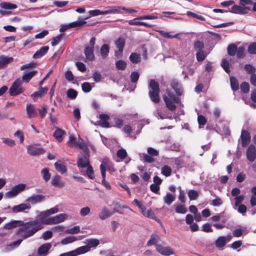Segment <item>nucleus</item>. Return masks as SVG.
<instances>
[{"instance_id": "nucleus-1", "label": "nucleus", "mask_w": 256, "mask_h": 256, "mask_svg": "<svg viewBox=\"0 0 256 256\" xmlns=\"http://www.w3.org/2000/svg\"><path fill=\"white\" fill-rule=\"evenodd\" d=\"M48 216L46 211L42 212L38 216V219L26 222L18 230L16 234L24 233V235L22 236L24 239L33 236L43 228V224H50L47 222L50 219V217Z\"/></svg>"}, {"instance_id": "nucleus-2", "label": "nucleus", "mask_w": 256, "mask_h": 256, "mask_svg": "<svg viewBox=\"0 0 256 256\" xmlns=\"http://www.w3.org/2000/svg\"><path fill=\"white\" fill-rule=\"evenodd\" d=\"M148 96L150 100L155 104L160 102V84L155 80L151 79L148 83Z\"/></svg>"}, {"instance_id": "nucleus-3", "label": "nucleus", "mask_w": 256, "mask_h": 256, "mask_svg": "<svg viewBox=\"0 0 256 256\" xmlns=\"http://www.w3.org/2000/svg\"><path fill=\"white\" fill-rule=\"evenodd\" d=\"M167 94L163 97L166 106L169 110L174 111L176 108L175 104H178L180 100L172 92H168Z\"/></svg>"}, {"instance_id": "nucleus-4", "label": "nucleus", "mask_w": 256, "mask_h": 256, "mask_svg": "<svg viewBox=\"0 0 256 256\" xmlns=\"http://www.w3.org/2000/svg\"><path fill=\"white\" fill-rule=\"evenodd\" d=\"M96 38L95 37H92L89 44L86 45L84 49V54L86 59L88 61H93L95 56L94 54V48L96 44Z\"/></svg>"}, {"instance_id": "nucleus-5", "label": "nucleus", "mask_w": 256, "mask_h": 256, "mask_svg": "<svg viewBox=\"0 0 256 256\" xmlns=\"http://www.w3.org/2000/svg\"><path fill=\"white\" fill-rule=\"evenodd\" d=\"M24 89L22 86V82L20 80H16L12 84L9 89V94L11 96H16L22 93Z\"/></svg>"}, {"instance_id": "nucleus-6", "label": "nucleus", "mask_w": 256, "mask_h": 256, "mask_svg": "<svg viewBox=\"0 0 256 256\" xmlns=\"http://www.w3.org/2000/svg\"><path fill=\"white\" fill-rule=\"evenodd\" d=\"M132 203L136 206L140 210L142 214L144 216L148 218L154 219L156 216L154 212L150 209H147L145 207L143 206L142 203L139 202L137 199H134L132 202Z\"/></svg>"}, {"instance_id": "nucleus-7", "label": "nucleus", "mask_w": 256, "mask_h": 256, "mask_svg": "<svg viewBox=\"0 0 256 256\" xmlns=\"http://www.w3.org/2000/svg\"><path fill=\"white\" fill-rule=\"evenodd\" d=\"M26 184H20L13 186L12 190L6 194V196L8 198H12L16 196L20 192L24 190Z\"/></svg>"}, {"instance_id": "nucleus-8", "label": "nucleus", "mask_w": 256, "mask_h": 256, "mask_svg": "<svg viewBox=\"0 0 256 256\" xmlns=\"http://www.w3.org/2000/svg\"><path fill=\"white\" fill-rule=\"evenodd\" d=\"M119 9H120L119 7H114V8H112L110 10H104V11H101L99 10H90L88 12V13L90 14V16L84 18V20H87L88 18H89L91 16H98L99 15H104V14H108L114 13L116 12H118Z\"/></svg>"}, {"instance_id": "nucleus-9", "label": "nucleus", "mask_w": 256, "mask_h": 256, "mask_svg": "<svg viewBox=\"0 0 256 256\" xmlns=\"http://www.w3.org/2000/svg\"><path fill=\"white\" fill-rule=\"evenodd\" d=\"M78 166L80 172H84L83 168L90 165L89 160V155H82L79 156L77 161Z\"/></svg>"}, {"instance_id": "nucleus-10", "label": "nucleus", "mask_w": 256, "mask_h": 256, "mask_svg": "<svg viewBox=\"0 0 256 256\" xmlns=\"http://www.w3.org/2000/svg\"><path fill=\"white\" fill-rule=\"evenodd\" d=\"M246 156L248 161L254 162L256 159V148L252 144H250L246 150Z\"/></svg>"}, {"instance_id": "nucleus-11", "label": "nucleus", "mask_w": 256, "mask_h": 256, "mask_svg": "<svg viewBox=\"0 0 256 256\" xmlns=\"http://www.w3.org/2000/svg\"><path fill=\"white\" fill-rule=\"evenodd\" d=\"M27 150L28 152L31 156H37L44 152V150L38 144L28 146Z\"/></svg>"}, {"instance_id": "nucleus-12", "label": "nucleus", "mask_w": 256, "mask_h": 256, "mask_svg": "<svg viewBox=\"0 0 256 256\" xmlns=\"http://www.w3.org/2000/svg\"><path fill=\"white\" fill-rule=\"evenodd\" d=\"M250 134L247 130H242L240 134L242 146L244 148L246 147L250 144Z\"/></svg>"}, {"instance_id": "nucleus-13", "label": "nucleus", "mask_w": 256, "mask_h": 256, "mask_svg": "<svg viewBox=\"0 0 256 256\" xmlns=\"http://www.w3.org/2000/svg\"><path fill=\"white\" fill-rule=\"evenodd\" d=\"M250 10V8L248 6L242 7V6L234 5L230 11L232 13L244 14L248 12V10Z\"/></svg>"}, {"instance_id": "nucleus-14", "label": "nucleus", "mask_w": 256, "mask_h": 256, "mask_svg": "<svg viewBox=\"0 0 256 256\" xmlns=\"http://www.w3.org/2000/svg\"><path fill=\"white\" fill-rule=\"evenodd\" d=\"M66 216V214H60L54 216L50 217V219L47 222L50 224H58L64 221Z\"/></svg>"}, {"instance_id": "nucleus-15", "label": "nucleus", "mask_w": 256, "mask_h": 256, "mask_svg": "<svg viewBox=\"0 0 256 256\" xmlns=\"http://www.w3.org/2000/svg\"><path fill=\"white\" fill-rule=\"evenodd\" d=\"M156 250L161 254L164 256H170L174 254L173 250L168 246L164 247L160 244H156Z\"/></svg>"}, {"instance_id": "nucleus-16", "label": "nucleus", "mask_w": 256, "mask_h": 256, "mask_svg": "<svg viewBox=\"0 0 256 256\" xmlns=\"http://www.w3.org/2000/svg\"><path fill=\"white\" fill-rule=\"evenodd\" d=\"M125 40L123 38H118L115 42V44L118 50L115 52V56H118V52H120V56L122 54L124 48L125 46Z\"/></svg>"}, {"instance_id": "nucleus-17", "label": "nucleus", "mask_w": 256, "mask_h": 256, "mask_svg": "<svg viewBox=\"0 0 256 256\" xmlns=\"http://www.w3.org/2000/svg\"><path fill=\"white\" fill-rule=\"evenodd\" d=\"M50 183L52 186L58 188H62L65 186L64 182L62 180V178L58 175L53 176Z\"/></svg>"}, {"instance_id": "nucleus-18", "label": "nucleus", "mask_w": 256, "mask_h": 256, "mask_svg": "<svg viewBox=\"0 0 256 256\" xmlns=\"http://www.w3.org/2000/svg\"><path fill=\"white\" fill-rule=\"evenodd\" d=\"M66 134V132L63 130L58 127L55 128L53 136L58 142H62Z\"/></svg>"}, {"instance_id": "nucleus-19", "label": "nucleus", "mask_w": 256, "mask_h": 256, "mask_svg": "<svg viewBox=\"0 0 256 256\" xmlns=\"http://www.w3.org/2000/svg\"><path fill=\"white\" fill-rule=\"evenodd\" d=\"M30 204L28 203L21 204L13 206L12 208V211L14 213H18L24 212L26 210H30Z\"/></svg>"}, {"instance_id": "nucleus-20", "label": "nucleus", "mask_w": 256, "mask_h": 256, "mask_svg": "<svg viewBox=\"0 0 256 256\" xmlns=\"http://www.w3.org/2000/svg\"><path fill=\"white\" fill-rule=\"evenodd\" d=\"M170 85L178 95L181 96L182 94V84L177 80H172Z\"/></svg>"}, {"instance_id": "nucleus-21", "label": "nucleus", "mask_w": 256, "mask_h": 256, "mask_svg": "<svg viewBox=\"0 0 256 256\" xmlns=\"http://www.w3.org/2000/svg\"><path fill=\"white\" fill-rule=\"evenodd\" d=\"M26 109L28 118H31L36 116V110L31 104L28 103L26 104Z\"/></svg>"}, {"instance_id": "nucleus-22", "label": "nucleus", "mask_w": 256, "mask_h": 256, "mask_svg": "<svg viewBox=\"0 0 256 256\" xmlns=\"http://www.w3.org/2000/svg\"><path fill=\"white\" fill-rule=\"evenodd\" d=\"M110 116L106 114H100V120L99 121V124L100 126L105 128L110 127V124L108 121Z\"/></svg>"}, {"instance_id": "nucleus-23", "label": "nucleus", "mask_w": 256, "mask_h": 256, "mask_svg": "<svg viewBox=\"0 0 256 256\" xmlns=\"http://www.w3.org/2000/svg\"><path fill=\"white\" fill-rule=\"evenodd\" d=\"M44 200V196L42 194H36L28 198L26 200V202H30L32 204H34L43 201Z\"/></svg>"}, {"instance_id": "nucleus-24", "label": "nucleus", "mask_w": 256, "mask_h": 256, "mask_svg": "<svg viewBox=\"0 0 256 256\" xmlns=\"http://www.w3.org/2000/svg\"><path fill=\"white\" fill-rule=\"evenodd\" d=\"M48 50L49 47L48 46H43L34 54L32 58L35 59L39 58L45 55L48 52Z\"/></svg>"}, {"instance_id": "nucleus-25", "label": "nucleus", "mask_w": 256, "mask_h": 256, "mask_svg": "<svg viewBox=\"0 0 256 256\" xmlns=\"http://www.w3.org/2000/svg\"><path fill=\"white\" fill-rule=\"evenodd\" d=\"M50 248L51 244L49 243L44 244L42 245L38 250V254L46 256L48 254V251Z\"/></svg>"}, {"instance_id": "nucleus-26", "label": "nucleus", "mask_w": 256, "mask_h": 256, "mask_svg": "<svg viewBox=\"0 0 256 256\" xmlns=\"http://www.w3.org/2000/svg\"><path fill=\"white\" fill-rule=\"evenodd\" d=\"M26 222H24L22 220H14L6 224L5 225L4 228L7 230H11L14 228H16L18 226H20V228Z\"/></svg>"}, {"instance_id": "nucleus-27", "label": "nucleus", "mask_w": 256, "mask_h": 256, "mask_svg": "<svg viewBox=\"0 0 256 256\" xmlns=\"http://www.w3.org/2000/svg\"><path fill=\"white\" fill-rule=\"evenodd\" d=\"M12 57H7L4 56H0V69L13 62Z\"/></svg>"}, {"instance_id": "nucleus-28", "label": "nucleus", "mask_w": 256, "mask_h": 256, "mask_svg": "<svg viewBox=\"0 0 256 256\" xmlns=\"http://www.w3.org/2000/svg\"><path fill=\"white\" fill-rule=\"evenodd\" d=\"M138 20H141L139 18V17L135 18L132 20H130L128 21V23L130 25H136V26H143L147 27H151L152 25L146 23V22H140Z\"/></svg>"}, {"instance_id": "nucleus-29", "label": "nucleus", "mask_w": 256, "mask_h": 256, "mask_svg": "<svg viewBox=\"0 0 256 256\" xmlns=\"http://www.w3.org/2000/svg\"><path fill=\"white\" fill-rule=\"evenodd\" d=\"M112 214V213L110 212L107 208H104L102 209L100 212L99 214V218L102 220H105L106 218L110 217Z\"/></svg>"}, {"instance_id": "nucleus-30", "label": "nucleus", "mask_w": 256, "mask_h": 256, "mask_svg": "<svg viewBox=\"0 0 256 256\" xmlns=\"http://www.w3.org/2000/svg\"><path fill=\"white\" fill-rule=\"evenodd\" d=\"M100 52L102 58L104 59L108 55L110 46L108 44H104L100 48Z\"/></svg>"}, {"instance_id": "nucleus-31", "label": "nucleus", "mask_w": 256, "mask_h": 256, "mask_svg": "<svg viewBox=\"0 0 256 256\" xmlns=\"http://www.w3.org/2000/svg\"><path fill=\"white\" fill-rule=\"evenodd\" d=\"M37 73V71L32 70L24 74L22 76L23 82L28 83Z\"/></svg>"}, {"instance_id": "nucleus-32", "label": "nucleus", "mask_w": 256, "mask_h": 256, "mask_svg": "<svg viewBox=\"0 0 256 256\" xmlns=\"http://www.w3.org/2000/svg\"><path fill=\"white\" fill-rule=\"evenodd\" d=\"M226 244V238L225 236H219L215 242L216 246L218 248H223Z\"/></svg>"}, {"instance_id": "nucleus-33", "label": "nucleus", "mask_w": 256, "mask_h": 256, "mask_svg": "<svg viewBox=\"0 0 256 256\" xmlns=\"http://www.w3.org/2000/svg\"><path fill=\"white\" fill-rule=\"evenodd\" d=\"M54 164L56 170L58 172L61 173L62 174H64L66 172L67 168L64 164L56 162Z\"/></svg>"}, {"instance_id": "nucleus-34", "label": "nucleus", "mask_w": 256, "mask_h": 256, "mask_svg": "<svg viewBox=\"0 0 256 256\" xmlns=\"http://www.w3.org/2000/svg\"><path fill=\"white\" fill-rule=\"evenodd\" d=\"M48 90L46 87L40 88L38 91L35 92L32 94V96L34 97H42L45 95Z\"/></svg>"}, {"instance_id": "nucleus-35", "label": "nucleus", "mask_w": 256, "mask_h": 256, "mask_svg": "<svg viewBox=\"0 0 256 256\" xmlns=\"http://www.w3.org/2000/svg\"><path fill=\"white\" fill-rule=\"evenodd\" d=\"M237 49L238 47L235 44H229L227 48L228 54L230 56H234L236 54Z\"/></svg>"}, {"instance_id": "nucleus-36", "label": "nucleus", "mask_w": 256, "mask_h": 256, "mask_svg": "<svg viewBox=\"0 0 256 256\" xmlns=\"http://www.w3.org/2000/svg\"><path fill=\"white\" fill-rule=\"evenodd\" d=\"M0 6L6 10H14L17 8L16 4L10 2H2L0 4Z\"/></svg>"}, {"instance_id": "nucleus-37", "label": "nucleus", "mask_w": 256, "mask_h": 256, "mask_svg": "<svg viewBox=\"0 0 256 256\" xmlns=\"http://www.w3.org/2000/svg\"><path fill=\"white\" fill-rule=\"evenodd\" d=\"M160 239L159 236L156 234H152L150 236V240L147 242V246H150L152 245H156V243L158 242Z\"/></svg>"}, {"instance_id": "nucleus-38", "label": "nucleus", "mask_w": 256, "mask_h": 256, "mask_svg": "<svg viewBox=\"0 0 256 256\" xmlns=\"http://www.w3.org/2000/svg\"><path fill=\"white\" fill-rule=\"evenodd\" d=\"M65 36V34H59L56 36L54 37L51 40V44L54 46L57 45Z\"/></svg>"}, {"instance_id": "nucleus-39", "label": "nucleus", "mask_w": 256, "mask_h": 256, "mask_svg": "<svg viewBox=\"0 0 256 256\" xmlns=\"http://www.w3.org/2000/svg\"><path fill=\"white\" fill-rule=\"evenodd\" d=\"M43 180L45 182H48L50 178V174L48 168H44L41 170Z\"/></svg>"}, {"instance_id": "nucleus-40", "label": "nucleus", "mask_w": 256, "mask_h": 256, "mask_svg": "<svg viewBox=\"0 0 256 256\" xmlns=\"http://www.w3.org/2000/svg\"><path fill=\"white\" fill-rule=\"evenodd\" d=\"M230 84L232 89L234 90H237L239 88V84L237 79L234 76H231L230 78Z\"/></svg>"}, {"instance_id": "nucleus-41", "label": "nucleus", "mask_w": 256, "mask_h": 256, "mask_svg": "<svg viewBox=\"0 0 256 256\" xmlns=\"http://www.w3.org/2000/svg\"><path fill=\"white\" fill-rule=\"evenodd\" d=\"M207 56V53L204 51H198L196 54V58L199 62L204 61Z\"/></svg>"}, {"instance_id": "nucleus-42", "label": "nucleus", "mask_w": 256, "mask_h": 256, "mask_svg": "<svg viewBox=\"0 0 256 256\" xmlns=\"http://www.w3.org/2000/svg\"><path fill=\"white\" fill-rule=\"evenodd\" d=\"M175 200V197L172 194L168 193L164 198V200L165 204L170 205Z\"/></svg>"}, {"instance_id": "nucleus-43", "label": "nucleus", "mask_w": 256, "mask_h": 256, "mask_svg": "<svg viewBox=\"0 0 256 256\" xmlns=\"http://www.w3.org/2000/svg\"><path fill=\"white\" fill-rule=\"evenodd\" d=\"M130 60L134 64H138L140 61V55L137 53H132L130 56Z\"/></svg>"}, {"instance_id": "nucleus-44", "label": "nucleus", "mask_w": 256, "mask_h": 256, "mask_svg": "<svg viewBox=\"0 0 256 256\" xmlns=\"http://www.w3.org/2000/svg\"><path fill=\"white\" fill-rule=\"evenodd\" d=\"M66 94L68 98L74 100L77 97L78 93L76 90L72 88H70L67 90Z\"/></svg>"}, {"instance_id": "nucleus-45", "label": "nucleus", "mask_w": 256, "mask_h": 256, "mask_svg": "<svg viewBox=\"0 0 256 256\" xmlns=\"http://www.w3.org/2000/svg\"><path fill=\"white\" fill-rule=\"evenodd\" d=\"M161 172L164 176H169L172 174V168L170 166L165 165L162 167Z\"/></svg>"}, {"instance_id": "nucleus-46", "label": "nucleus", "mask_w": 256, "mask_h": 256, "mask_svg": "<svg viewBox=\"0 0 256 256\" xmlns=\"http://www.w3.org/2000/svg\"><path fill=\"white\" fill-rule=\"evenodd\" d=\"M221 66L227 74L230 73V62L224 58L222 60Z\"/></svg>"}, {"instance_id": "nucleus-47", "label": "nucleus", "mask_w": 256, "mask_h": 256, "mask_svg": "<svg viewBox=\"0 0 256 256\" xmlns=\"http://www.w3.org/2000/svg\"><path fill=\"white\" fill-rule=\"evenodd\" d=\"M116 67L119 70H124L126 67V63L123 60H118L116 62Z\"/></svg>"}, {"instance_id": "nucleus-48", "label": "nucleus", "mask_w": 256, "mask_h": 256, "mask_svg": "<svg viewBox=\"0 0 256 256\" xmlns=\"http://www.w3.org/2000/svg\"><path fill=\"white\" fill-rule=\"evenodd\" d=\"M86 174L91 180H94L95 178L93 168L91 165L86 168Z\"/></svg>"}, {"instance_id": "nucleus-49", "label": "nucleus", "mask_w": 256, "mask_h": 256, "mask_svg": "<svg viewBox=\"0 0 256 256\" xmlns=\"http://www.w3.org/2000/svg\"><path fill=\"white\" fill-rule=\"evenodd\" d=\"M194 47L196 51H202L204 48V44L201 41L196 40L194 42Z\"/></svg>"}, {"instance_id": "nucleus-50", "label": "nucleus", "mask_w": 256, "mask_h": 256, "mask_svg": "<svg viewBox=\"0 0 256 256\" xmlns=\"http://www.w3.org/2000/svg\"><path fill=\"white\" fill-rule=\"evenodd\" d=\"M188 195L190 200H196L198 196V193L196 190H188Z\"/></svg>"}, {"instance_id": "nucleus-51", "label": "nucleus", "mask_w": 256, "mask_h": 256, "mask_svg": "<svg viewBox=\"0 0 256 256\" xmlns=\"http://www.w3.org/2000/svg\"><path fill=\"white\" fill-rule=\"evenodd\" d=\"M99 244L100 242L97 239H89L87 240V246H90V249L92 247H96Z\"/></svg>"}, {"instance_id": "nucleus-52", "label": "nucleus", "mask_w": 256, "mask_h": 256, "mask_svg": "<svg viewBox=\"0 0 256 256\" xmlns=\"http://www.w3.org/2000/svg\"><path fill=\"white\" fill-rule=\"evenodd\" d=\"M244 68L248 74H250L251 75L254 74L256 72V68L252 64H246L244 66Z\"/></svg>"}, {"instance_id": "nucleus-53", "label": "nucleus", "mask_w": 256, "mask_h": 256, "mask_svg": "<svg viewBox=\"0 0 256 256\" xmlns=\"http://www.w3.org/2000/svg\"><path fill=\"white\" fill-rule=\"evenodd\" d=\"M198 122L199 125V128H201L206 124V119L205 116L202 115H198Z\"/></svg>"}, {"instance_id": "nucleus-54", "label": "nucleus", "mask_w": 256, "mask_h": 256, "mask_svg": "<svg viewBox=\"0 0 256 256\" xmlns=\"http://www.w3.org/2000/svg\"><path fill=\"white\" fill-rule=\"evenodd\" d=\"M86 23L84 20L83 21H76L70 22L69 24V27L70 28L80 27Z\"/></svg>"}, {"instance_id": "nucleus-55", "label": "nucleus", "mask_w": 256, "mask_h": 256, "mask_svg": "<svg viewBox=\"0 0 256 256\" xmlns=\"http://www.w3.org/2000/svg\"><path fill=\"white\" fill-rule=\"evenodd\" d=\"M2 140L4 144L10 147H13L16 144L14 140L11 138H2Z\"/></svg>"}, {"instance_id": "nucleus-56", "label": "nucleus", "mask_w": 256, "mask_h": 256, "mask_svg": "<svg viewBox=\"0 0 256 256\" xmlns=\"http://www.w3.org/2000/svg\"><path fill=\"white\" fill-rule=\"evenodd\" d=\"M116 155L120 158L124 160L127 156V152L124 149L120 148L117 151Z\"/></svg>"}, {"instance_id": "nucleus-57", "label": "nucleus", "mask_w": 256, "mask_h": 256, "mask_svg": "<svg viewBox=\"0 0 256 256\" xmlns=\"http://www.w3.org/2000/svg\"><path fill=\"white\" fill-rule=\"evenodd\" d=\"M175 211L178 214H184L187 212V210L184 206L178 204L176 206Z\"/></svg>"}, {"instance_id": "nucleus-58", "label": "nucleus", "mask_w": 256, "mask_h": 256, "mask_svg": "<svg viewBox=\"0 0 256 256\" xmlns=\"http://www.w3.org/2000/svg\"><path fill=\"white\" fill-rule=\"evenodd\" d=\"M77 240V238L74 236H68L62 240L61 243L62 244H66L72 242Z\"/></svg>"}, {"instance_id": "nucleus-59", "label": "nucleus", "mask_w": 256, "mask_h": 256, "mask_svg": "<svg viewBox=\"0 0 256 256\" xmlns=\"http://www.w3.org/2000/svg\"><path fill=\"white\" fill-rule=\"evenodd\" d=\"M82 88L84 92H88L92 90V86L90 82H84L82 84Z\"/></svg>"}, {"instance_id": "nucleus-60", "label": "nucleus", "mask_w": 256, "mask_h": 256, "mask_svg": "<svg viewBox=\"0 0 256 256\" xmlns=\"http://www.w3.org/2000/svg\"><path fill=\"white\" fill-rule=\"evenodd\" d=\"M76 250L78 255L86 253L90 250V246L87 245L79 247Z\"/></svg>"}, {"instance_id": "nucleus-61", "label": "nucleus", "mask_w": 256, "mask_h": 256, "mask_svg": "<svg viewBox=\"0 0 256 256\" xmlns=\"http://www.w3.org/2000/svg\"><path fill=\"white\" fill-rule=\"evenodd\" d=\"M240 90L244 93H247L250 90V86L248 82H242L240 86Z\"/></svg>"}, {"instance_id": "nucleus-62", "label": "nucleus", "mask_w": 256, "mask_h": 256, "mask_svg": "<svg viewBox=\"0 0 256 256\" xmlns=\"http://www.w3.org/2000/svg\"><path fill=\"white\" fill-rule=\"evenodd\" d=\"M236 56L238 58H243L244 56V48L243 46H239L236 51Z\"/></svg>"}, {"instance_id": "nucleus-63", "label": "nucleus", "mask_w": 256, "mask_h": 256, "mask_svg": "<svg viewBox=\"0 0 256 256\" xmlns=\"http://www.w3.org/2000/svg\"><path fill=\"white\" fill-rule=\"evenodd\" d=\"M140 77L139 74L136 72H133L131 73L130 76V81L133 82H136Z\"/></svg>"}, {"instance_id": "nucleus-64", "label": "nucleus", "mask_w": 256, "mask_h": 256, "mask_svg": "<svg viewBox=\"0 0 256 256\" xmlns=\"http://www.w3.org/2000/svg\"><path fill=\"white\" fill-rule=\"evenodd\" d=\"M248 51L250 54H256V42H252L250 44Z\"/></svg>"}]
</instances>
